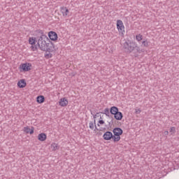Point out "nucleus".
Returning a JSON list of instances; mask_svg holds the SVG:
<instances>
[{"mask_svg":"<svg viewBox=\"0 0 179 179\" xmlns=\"http://www.w3.org/2000/svg\"><path fill=\"white\" fill-rule=\"evenodd\" d=\"M169 132L170 134H171V135H173V134H176V127H171Z\"/></svg>","mask_w":179,"mask_h":179,"instance_id":"21","label":"nucleus"},{"mask_svg":"<svg viewBox=\"0 0 179 179\" xmlns=\"http://www.w3.org/2000/svg\"><path fill=\"white\" fill-rule=\"evenodd\" d=\"M37 138L39 142H45V141H47V134L45 133H40Z\"/></svg>","mask_w":179,"mask_h":179,"instance_id":"12","label":"nucleus"},{"mask_svg":"<svg viewBox=\"0 0 179 179\" xmlns=\"http://www.w3.org/2000/svg\"><path fill=\"white\" fill-rule=\"evenodd\" d=\"M23 132H24V134H29L30 135H33V134H34V127H31L30 128L29 126L24 127L23 128Z\"/></svg>","mask_w":179,"mask_h":179,"instance_id":"11","label":"nucleus"},{"mask_svg":"<svg viewBox=\"0 0 179 179\" xmlns=\"http://www.w3.org/2000/svg\"><path fill=\"white\" fill-rule=\"evenodd\" d=\"M116 27L119 33L124 36L125 34V26L124 25V22L121 20H117L116 21Z\"/></svg>","mask_w":179,"mask_h":179,"instance_id":"6","label":"nucleus"},{"mask_svg":"<svg viewBox=\"0 0 179 179\" xmlns=\"http://www.w3.org/2000/svg\"><path fill=\"white\" fill-rule=\"evenodd\" d=\"M108 108H106L105 110H104V113H108Z\"/></svg>","mask_w":179,"mask_h":179,"instance_id":"24","label":"nucleus"},{"mask_svg":"<svg viewBox=\"0 0 179 179\" xmlns=\"http://www.w3.org/2000/svg\"><path fill=\"white\" fill-rule=\"evenodd\" d=\"M32 68L31 63L25 62L20 65L19 70L20 72H29V71H31Z\"/></svg>","mask_w":179,"mask_h":179,"instance_id":"5","label":"nucleus"},{"mask_svg":"<svg viewBox=\"0 0 179 179\" xmlns=\"http://www.w3.org/2000/svg\"><path fill=\"white\" fill-rule=\"evenodd\" d=\"M164 134H165V135H169V131H165Z\"/></svg>","mask_w":179,"mask_h":179,"instance_id":"25","label":"nucleus"},{"mask_svg":"<svg viewBox=\"0 0 179 179\" xmlns=\"http://www.w3.org/2000/svg\"><path fill=\"white\" fill-rule=\"evenodd\" d=\"M135 57H138V55H136Z\"/></svg>","mask_w":179,"mask_h":179,"instance_id":"26","label":"nucleus"},{"mask_svg":"<svg viewBox=\"0 0 179 179\" xmlns=\"http://www.w3.org/2000/svg\"><path fill=\"white\" fill-rule=\"evenodd\" d=\"M94 118V122H96V121L97 122L98 127H103L106 125V122H107V120H106L107 115L104 113H96Z\"/></svg>","mask_w":179,"mask_h":179,"instance_id":"2","label":"nucleus"},{"mask_svg":"<svg viewBox=\"0 0 179 179\" xmlns=\"http://www.w3.org/2000/svg\"><path fill=\"white\" fill-rule=\"evenodd\" d=\"M124 115H122V113L118 111L117 113L114 114V118L115 120H117V121H121L122 120Z\"/></svg>","mask_w":179,"mask_h":179,"instance_id":"15","label":"nucleus"},{"mask_svg":"<svg viewBox=\"0 0 179 179\" xmlns=\"http://www.w3.org/2000/svg\"><path fill=\"white\" fill-rule=\"evenodd\" d=\"M110 114H112V115H115V114H116V113L118 112V108L115 107V106H113L110 108Z\"/></svg>","mask_w":179,"mask_h":179,"instance_id":"18","label":"nucleus"},{"mask_svg":"<svg viewBox=\"0 0 179 179\" xmlns=\"http://www.w3.org/2000/svg\"><path fill=\"white\" fill-rule=\"evenodd\" d=\"M103 138L104 141H111L112 139H113V141H114V136L111 133V131L105 132L103 135Z\"/></svg>","mask_w":179,"mask_h":179,"instance_id":"9","label":"nucleus"},{"mask_svg":"<svg viewBox=\"0 0 179 179\" xmlns=\"http://www.w3.org/2000/svg\"><path fill=\"white\" fill-rule=\"evenodd\" d=\"M45 101V97L43 95H39L36 97V102L38 104H43Z\"/></svg>","mask_w":179,"mask_h":179,"instance_id":"16","label":"nucleus"},{"mask_svg":"<svg viewBox=\"0 0 179 179\" xmlns=\"http://www.w3.org/2000/svg\"><path fill=\"white\" fill-rule=\"evenodd\" d=\"M113 132V142H120L121 141V135H122V130L121 128H115Z\"/></svg>","mask_w":179,"mask_h":179,"instance_id":"4","label":"nucleus"},{"mask_svg":"<svg viewBox=\"0 0 179 179\" xmlns=\"http://www.w3.org/2000/svg\"><path fill=\"white\" fill-rule=\"evenodd\" d=\"M60 10H61V12L62 13V15L64 17H66V16H68V15H69V10L66 7H62L60 8Z\"/></svg>","mask_w":179,"mask_h":179,"instance_id":"14","label":"nucleus"},{"mask_svg":"<svg viewBox=\"0 0 179 179\" xmlns=\"http://www.w3.org/2000/svg\"><path fill=\"white\" fill-rule=\"evenodd\" d=\"M89 127L90 129H94V127H96V125L94 124V123H93V122H90Z\"/></svg>","mask_w":179,"mask_h":179,"instance_id":"20","label":"nucleus"},{"mask_svg":"<svg viewBox=\"0 0 179 179\" xmlns=\"http://www.w3.org/2000/svg\"><path fill=\"white\" fill-rule=\"evenodd\" d=\"M38 45L41 51H45V58L50 59L52 58V52H55V45L48 38L42 36L38 40Z\"/></svg>","mask_w":179,"mask_h":179,"instance_id":"1","label":"nucleus"},{"mask_svg":"<svg viewBox=\"0 0 179 179\" xmlns=\"http://www.w3.org/2000/svg\"><path fill=\"white\" fill-rule=\"evenodd\" d=\"M17 85L20 87V89H24V87L27 86V83H26V80L21 79L18 81Z\"/></svg>","mask_w":179,"mask_h":179,"instance_id":"13","label":"nucleus"},{"mask_svg":"<svg viewBox=\"0 0 179 179\" xmlns=\"http://www.w3.org/2000/svg\"><path fill=\"white\" fill-rule=\"evenodd\" d=\"M68 104H69V101L65 97L61 98L59 101V106H60V107H66Z\"/></svg>","mask_w":179,"mask_h":179,"instance_id":"10","label":"nucleus"},{"mask_svg":"<svg viewBox=\"0 0 179 179\" xmlns=\"http://www.w3.org/2000/svg\"><path fill=\"white\" fill-rule=\"evenodd\" d=\"M142 44L143 47H149V42L148 41H143Z\"/></svg>","mask_w":179,"mask_h":179,"instance_id":"22","label":"nucleus"},{"mask_svg":"<svg viewBox=\"0 0 179 179\" xmlns=\"http://www.w3.org/2000/svg\"><path fill=\"white\" fill-rule=\"evenodd\" d=\"M28 42H29V44H30L31 45L30 48L31 51H37L38 47H37V45H36V43H37V38L33 36L29 37Z\"/></svg>","mask_w":179,"mask_h":179,"instance_id":"7","label":"nucleus"},{"mask_svg":"<svg viewBox=\"0 0 179 179\" xmlns=\"http://www.w3.org/2000/svg\"><path fill=\"white\" fill-rule=\"evenodd\" d=\"M48 36L50 38V41H54V43H57V41H58V34L57 32L50 31L48 32Z\"/></svg>","mask_w":179,"mask_h":179,"instance_id":"8","label":"nucleus"},{"mask_svg":"<svg viewBox=\"0 0 179 179\" xmlns=\"http://www.w3.org/2000/svg\"><path fill=\"white\" fill-rule=\"evenodd\" d=\"M51 149L52 152H55L56 150H58V149H59V146L57 143H52L51 144Z\"/></svg>","mask_w":179,"mask_h":179,"instance_id":"17","label":"nucleus"},{"mask_svg":"<svg viewBox=\"0 0 179 179\" xmlns=\"http://www.w3.org/2000/svg\"><path fill=\"white\" fill-rule=\"evenodd\" d=\"M143 39V36L142 34H138L136 35V41H142Z\"/></svg>","mask_w":179,"mask_h":179,"instance_id":"19","label":"nucleus"},{"mask_svg":"<svg viewBox=\"0 0 179 179\" xmlns=\"http://www.w3.org/2000/svg\"><path fill=\"white\" fill-rule=\"evenodd\" d=\"M124 48L126 51V52L131 53L135 48H136V51L138 54H141L142 52V50H141V48L138 45H135L134 43H129L128 42H125L124 43Z\"/></svg>","mask_w":179,"mask_h":179,"instance_id":"3","label":"nucleus"},{"mask_svg":"<svg viewBox=\"0 0 179 179\" xmlns=\"http://www.w3.org/2000/svg\"><path fill=\"white\" fill-rule=\"evenodd\" d=\"M142 110H141V108L136 109L135 113L136 114H139L141 113Z\"/></svg>","mask_w":179,"mask_h":179,"instance_id":"23","label":"nucleus"}]
</instances>
